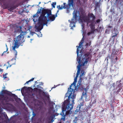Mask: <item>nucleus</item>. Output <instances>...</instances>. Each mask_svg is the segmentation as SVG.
<instances>
[{"label":"nucleus","mask_w":123,"mask_h":123,"mask_svg":"<svg viewBox=\"0 0 123 123\" xmlns=\"http://www.w3.org/2000/svg\"><path fill=\"white\" fill-rule=\"evenodd\" d=\"M81 56L77 60V62L79 64L77 66L78 69L75 78L74 80L71 84L70 87L68 88V91L65 94V96L64 98L65 100L62 106V111L60 114L62 116L61 120H65V117L66 115H68L71 113V110L73 108V105L74 104V99L75 98L76 94L74 93V89L71 88V87L74 85V86L75 87V84L77 82L78 76L79 75L80 71V67L82 66L80 63Z\"/></svg>","instance_id":"f257e3e1"},{"label":"nucleus","mask_w":123,"mask_h":123,"mask_svg":"<svg viewBox=\"0 0 123 123\" xmlns=\"http://www.w3.org/2000/svg\"><path fill=\"white\" fill-rule=\"evenodd\" d=\"M24 36L21 35V34L17 36L16 38L14 40V43H13V45L12 46V49L13 50V52L15 54V57L14 59L15 60V63L13 64L12 65L15 64L16 61L17 56V52L15 50L16 48H18L20 45L21 46L23 45V43L25 42V40L24 39Z\"/></svg>","instance_id":"f03ea898"},{"label":"nucleus","mask_w":123,"mask_h":123,"mask_svg":"<svg viewBox=\"0 0 123 123\" xmlns=\"http://www.w3.org/2000/svg\"><path fill=\"white\" fill-rule=\"evenodd\" d=\"M95 18V16L92 13H90L88 15V16H85L83 18V19L85 22L87 23V26L89 23H91L90 25L91 31L90 32H89L87 33L88 35L94 33L95 29V22H93ZM96 24V23H95Z\"/></svg>","instance_id":"7ed1b4c3"},{"label":"nucleus","mask_w":123,"mask_h":123,"mask_svg":"<svg viewBox=\"0 0 123 123\" xmlns=\"http://www.w3.org/2000/svg\"><path fill=\"white\" fill-rule=\"evenodd\" d=\"M38 9L36 14L33 16L32 18L35 25V28L36 29L43 18V8Z\"/></svg>","instance_id":"20e7f679"},{"label":"nucleus","mask_w":123,"mask_h":123,"mask_svg":"<svg viewBox=\"0 0 123 123\" xmlns=\"http://www.w3.org/2000/svg\"><path fill=\"white\" fill-rule=\"evenodd\" d=\"M121 81V80L117 81L116 83H111L108 84L110 90H113L114 92L118 93L120 91L122 88V84L120 83Z\"/></svg>","instance_id":"39448f33"},{"label":"nucleus","mask_w":123,"mask_h":123,"mask_svg":"<svg viewBox=\"0 0 123 123\" xmlns=\"http://www.w3.org/2000/svg\"><path fill=\"white\" fill-rule=\"evenodd\" d=\"M43 18H45L46 17L48 22H50L54 21L56 17L55 15L51 14V11L50 9H45L43 8Z\"/></svg>","instance_id":"423d86ee"},{"label":"nucleus","mask_w":123,"mask_h":123,"mask_svg":"<svg viewBox=\"0 0 123 123\" xmlns=\"http://www.w3.org/2000/svg\"><path fill=\"white\" fill-rule=\"evenodd\" d=\"M78 13V14H79L80 13L79 12H78L77 10H74L73 13V17L71 20H68L70 23V27H71V29H73V28L75 27V25L76 23L77 22L78 20L77 18L78 17V16H77V13Z\"/></svg>","instance_id":"0eeeda50"},{"label":"nucleus","mask_w":123,"mask_h":123,"mask_svg":"<svg viewBox=\"0 0 123 123\" xmlns=\"http://www.w3.org/2000/svg\"><path fill=\"white\" fill-rule=\"evenodd\" d=\"M81 26L82 27V30H81V31L82 32H83V33L82 34V36H83V37L82 38L81 40V42L79 43V46L78 47L77 46H76V47H77V60L80 57H81V59H80V60H81V59H82V53H81V51H80V54H79V48L80 49V48L81 47L82 45V44L83 43V41H84V36H85V35L84 34V32H83V30L84 28V25L83 24H81Z\"/></svg>","instance_id":"6e6552de"},{"label":"nucleus","mask_w":123,"mask_h":123,"mask_svg":"<svg viewBox=\"0 0 123 123\" xmlns=\"http://www.w3.org/2000/svg\"><path fill=\"white\" fill-rule=\"evenodd\" d=\"M49 22L48 21L46 17L45 18H43L38 27V28H37L35 30V31L37 32L40 31L43 28L44 25H46L47 26H48L47 24Z\"/></svg>","instance_id":"1a4fd4ad"},{"label":"nucleus","mask_w":123,"mask_h":123,"mask_svg":"<svg viewBox=\"0 0 123 123\" xmlns=\"http://www.w3.org/2000/svg\"><path fill=\"white\" fill-rule=\"evenodd\" d=\"M66 4L64 3H63V5H61L60 7V5H59L57 6V8H58L59 10H62L63 9H69L70 8L71 6H72L73 7L74 6V5H70L69 3L68 2V5H66Z\"/></svg>","instance_id":"9d476101"},{"label":"nucleus","mask_w":123,"mask_h":123,"mask_svg":"<svg viewBox=\"0 0 123 123\" xmlns=\"http://www.w3.org/2000/svg\"><path fill=\"white\" fill-rule=\"evenodd\" d=\"M90 55V53H87L85 54L84 55V58L85 59V61L83 63L82 62L80 61V63L82 66H85V64H86L89 61V56Z\"/></svg>","instance_id":"9b49d317"},{"label":"nucleus","mask_w":123,"mask_h":123,"mask_svg":"<svg viewBox=\"0 0 123 123\" xmlns=\"http://www.w3.org/2000/svg\"><path fill=\"white\" fill-rule=\"evenodd\" d=\"M9 98L7 97H5L4 96H2L0 98V101L3 104H5L6 102L9 101Z\"/></svg>","instance_id":"f8f14e48"},{"label":"nucleus","mask_w":123,"mask_h":123,"mask_svg":"<svg viewBox=\"0 0 123 123\" xmlns=\"http://www.w3.org/2000/svg\"><path fill=\"white\" fill-rule=\"evenodd\" d=\"M114 67L112 66L110 68V71L111 72L114 74L115 75H117L118 74V69L117 68H116L114 70L113 69Z\"/></svg>","instance_id":"ddd939ff"},{"label":"nucleus","mask_w":123,"mask_h":123,"mask_svg":"<svg viewBox=\"0 0 123 123\" xmlns=\"http://www.w3.org/2000/svg\"><path fill=\"white\" fill-rule=\"evenodd\" d=\"M84 90L85 92H84L82 93V95L81 97V98L80 99H81H81L83 98H84L85 100L87 99V90L86 88H85L84 89Z\"/></svg>","instance_id":"4468645a"},{"label":"nucleus","mask_w":123,"mask_h":123,"mask_svg":"<svg viewBox=\"0 0 123 123\" xmlns=\"http://www.w3.org/2000/svg\"><path fill=\"white\" fill-rule=\"evenodd\" d=\"M82 79L81 78H80V79L79 80L77 84V85L76 88L77 87V89H80V87L81 86V82L82 81Z\"/></svg>","instance_id":"2eb2a0df"},{"label":"nucleus","mask_w":123,"mask_h":123,"mask_svg":"<svg viewBox=\"0 0 123 123\" xmlns=\"http://www.w3.org/2000/svg\"><path fill=\"white\" fill-rule=\"evenodd\" d=\"M7 94L10 96L13 97L15 99H16L18 97L17 96L14 94H12L11 92H9Z\"/></svg>","instance_id":"dca6fc26"},{"label":"nucleus","mask_w":123,"mask_h":123,"mask_svg":"<svg viewBox=\"0 0 123 123\" xmlns=\"http://www.w3.org/2000/svg\"><path fill=\"white\" fill-rule=\"evenodd\" d=\"M118 32L117 31V30H114L112 32V37H113L117 36Z\"/></svg>","instance_id":"f3484780"},{"label":"nucleus","mask_w":123,"mask_h":123,"mask_svg":"<svg viewBox=\"0 0 123 123\" xmlns=\"http://www.w3.org/2000/svg\"><path fill=\"white\" fill-rule=\"evenodd\" d=\"M86 44H85V46L86 47L90 46L91 44V41H87L85 42Z\"/></svg>","instance_id":"a211bd4d"},{"label":"nucleus","mask_w":123,"mask_h":123,"mask_svg":"<svg viewBox=\"0 0 123 123\" xmlns=\"http://www.w3.org/2000/svg\"><path fill=\"white\" fill-rule=\"evenodd\" d=\"M43 95L45 97H46L48 99L49 98V95L47 92H44L43 91Z\"/></svg>","instance_id":"6ab92c4d"},{"label":"nucleus","mask_w":123,"mask_h":123,"mask_svg":"<svg viewBox=\"0 0 123 123\" xmlns=\"http://www.w3.org/2000/svg\"><path fill=\"white\" fill-rule=\"evenodd\" d=\"M9 5L8 4L5 3H4L2 6L3 8L4 9H8L9 8Z\"/></svg>","instance_id":"aec40b11"},{"label":"nucleus","mask_w":123,"mask_h":123,"mask_svg":"<svg viewBox=\"0 0 123 123\" xmlns=\"http://www.w3.org/2000/svg\"><path fill=\"white\" fill-rule=\"evenodd\" d=\"M60 107V106L59 105H56L55 107V109H54L52 110L53 113V114H54L55 112L57 111V107Z\"/></svg>","instance_id":"412c9836"},{"label":"nucleus","mask_w":123,"mask_h":123,"mask_svg":"<svg viewBox=\"0 0 123 123\" xmlns=\"http://www.w3.org/2000/svg\"><path fill=\"white\" fill-rule=\"evenodd\" d=\"M81 107L79 105H78V106L76 108V110H75V113H77L78 112H79L80 111V109Z\"/></svg>","instance_id":"4be33fe9"},{"label":"nucleus","mask_w":123,"mask_h":123,"mask_svg":"<svg viewBox=\"0 0 123 123\" xmlns=\"http://www.w3.org/2000/svg\"><path fill=\"white\" fill-rule=\"evenodd\" d=\"M86 73H85L84 71L82 69L81 70V74L80 75V78H81V76L85 75Z\"/></svg>","instance_id":"5701e85b"},{"label":"nucleus","mask_w":123,"mask_h":123,"mask_svg":"<svg viewBox=\"0 0 123 123\" xmlns=\"http://www.w3.org/2000/svg\"><path fill=\"white\" fill-rule=\"evenodd\" d=\"M8 10L10 11H12L14 9V7L13 6H9L8 8Z\"/></svg>","instance_id":"b1692460"},{"label":"nucleus","mask_w":123,"mask_h":123,"mask_svg":"<svg viewBox=\"0 0 123 123\" xmlns=\"http://www.w3.org/2000/svg\"><path fill=\"white\" fill-rule=\"evenodd\" d=\"M84 105V101L83 100L81 101V102H80V104L79 105V106L81 107L82 106H83Z\"/></svg>","instance_id":"393cba45"},{"label":"nucleus","mask_w":123,"mask_h":123,"mask_svg":"<svg viewBox=\"0 0 123 123\" xmlns=\"http://www.w3.org/2000/svg\"><path fill=\"white\" fill-rule=\"evenodd\" d=\"M27 87L26 86H24L23 88L21 90V92H24L26 90V89H27Z\"/></svg>","instance_id":"a878e982"},{"label":"nucleus","mask_w":123,"mask_h":123,"mask_svg":"<svg viewBox=\"0 0 123 123\" xmlns=\"http://www.w3.org/2000/svg\"><path fill=\"white\" fill-rule=\"evenodd\" d=\"M95 10H96V9L97 8L99 7V4L98 2H97L95 4Z\"/></svg>","instance_id":"bb28decb"},{"label":"nucleus","mask_w":123,"mask_h":123,"mask_svg":"<svg viewBox=\"0 0 123 123\" xmlns=\"http://www.w3.org/2000/svg\"><path fill=\"white\" fill-rule=\"evenodd\" d=\"M68 2L69 3V4L70 5H73V0H68Z\"/></svg>","instance_id":"cd10ccee"},{"label":"nucleus","mask_w":123,"mask_h":123,"mask_svg":"<svg viewBox=\"0 0 123 123\" xmlns=\"http://www.w3.org/2000/svg\"><path fill=\"white\" fill-rule=\"evenodd\" d=\"M37 88L38 89H41L40 90H39V92H41L42 91L41 90H42L43 89V88L41 87L40 85H38L37 86Z\"/></svg>","instance_id":"c85d7f7f"},{"label":"nucleus","mask_w":123,"mask_h":123,"mask_svg":"<svg viewBox=\"0 0 123 123\" xmlns=\"http://www.w3.org/2000/svg\"><path fill=\"white\" fill-rule=\"evenodd\" d=\"M102 27L101 26H100L99 27H98L97 28V30L99 32H101L102 31Z\"/></svg>","instance_id":"c756f323"},{"label":"nucleus","mask_w":123,"mask_h":123,"mask_svg":"<svg viewBox=\"0 0 123 123\" xmlns=\"http://www.w3.org/2000/svg\"><path fill=\"white\" fill-rule=\"evenodd\" d=\"M28 30L30 31H32V26H31L29 25L28 26Z\"/></svg>","instance_id":"7c9ffc66"},{"label":"nucleus","mask_w":123,"mask_h":123,"mask_svg":"<svg viewBox=\"0 0 123 123\" xmlns=\"http://www.w3.org/2000/svg\"><path fill=\"white\" fill-rule=\"evenodd\" d=\"M34 79V78H32L31 79L29 80L28 81H27L25 83V84H28V83L29 82H30L33 81Z\"/></svg>","instance_id":"2f4dec72"},{"label":"nucleus","mask_w":123,"mask_h":123,"mask_svg":"<svg viewBox=\"0 0 123 123\" xmlns=\"http://www.w3.org/2000/svg\"><path fill=\"white\" fill-rule=\"evenodd\" d=\"M52 116L51 117V118L52 119H54L56 116H57L58 115V114L56 115L54 114H52Z\"/></svg>","instance_id":"473e14b6"},{"label":"nucleus","mask_w":123,"mask_h":123,"mask_svg":"<svg viewBox=\"0 0 123 123\" xmlns=\"http://www.w3.org/2000/svg\"><path fill=\"white\" fill-rule=\"evenodd\" d=\"M56 5V2H53L52 4V6L53 7L55 8V5Z\"/></svg>","instance_id":"72a5a7b5"},{"label":"nucleus","mask_w":123,"mask_h":123,"mask_svg":"<svg viewBox=\"0 0 123 123\" xmlns=\"http://www.w3.org/2000/svg\"><path fill=\"white\" fill-rule=\"evenodd\" d=\"M6 51H4V52L2 54V56L4 54V53H6L7 51L8 50V48L7 47V46L6 45Z\"/></svg>","instance_id":"f704fd0d"},{"label":"nucleus","mask_w":123,"mask_h":123,"mask_svg":"<svg viewBox=\"0 0 123 123\" xmlns=\"http://www.w3.org/2000/svg\"><path fill=\"white\" fill-rule=\"evenodd\" d=\"M112 54H113V55L117 54V52H116L115 51V49L113 50V51L112 52Z\"/></svg>","instance_id":"c9c22d12"},{"label":"nucleus","mask_w":123,"mask_h":123,"mask_svg":"<svg viewBox=\"0 0 123 123\" xmlns=\"http://www.w3.org/2000/svg\"><path fill=\"white\" fill-rule=\"evenodd\" d=\"M110 12L113 13H114L115 12L114 11V10L113 9H111L110 10Z\"/></svg>","instance_id":"e433bc0d"},{"label":"nucleus","mask_w":123,"mask_h":123,"mask_svg":"<svg viewBox=\"0 0 123 123\" xmlns=\"http://www.w3.org/2000/svg\"><path fill=\"white\" fill-rule=\"evenodd\" d=\"M30 31V34L32 36L33 35H34V34H36L35 32H32L31 31Z\"/></svg>","instance_id":"4c0bfd02"},{"label":"nucleus","mask_w":123,"mask_h":123,"mask_svg":"<svg viewBox=\"0 0 123 123\" xmlns=\"http://www.w3.org/2000/svg\"><path fill=\"white\" fill-rule=\"evenodd\" d=\"M34 91H37V90H40L41 89H38L37 88H34Z\"/></svg>","instance_id":"58836bf2"},{"label":"nucleus","mask_w":123,"mask_h":123,"mask_svg":"<svg viewBox=\"0 0 123 123\" xmlns=\"http://www.w3.org/2000/svg\"><path fill=\"white\" fill-rule=\"evenodd\" d=\"M73 122H74L73 123H77V120H76V119H74L73 121Z\"/></svg>","instance_id":"ea45409f"},{"label":"nucleus","mask_w":123,"mask_h":123,"mask_svg":"<svg viewBox=\"0 0 123 123\" xmlns=\"http://www.w3.org/2000/svg\"><path fill=\"white\" fill-rule=\"evenodd\" d=\"M3 77L4 79H5L7 78L6 75H5L4 74L3 75Z\"/></svg>","instance_id":"a19ab883"},{"label":"nucleus","mask_w":123,"mask_h":123,"mask_svg":"<svg viewBox=\"0 0 123 123\" xmlns=\"http://www.w3.org/2000/svg\"><path fill=\"white\" fill-rule=\"evenodd\" d=\"M32 115H33V116H32V117H34L36 115V114H35L34 113V112L33 111H32Z\"/></svg>","instance_id":"79ce46f5"},{"label":"nucleus","mask_w":123,"mask_h":123,"mask_svg":"<svg viewBox=\"0 0 123 123\" xmlns=\"http://www.w3.org/2000/svg\"><path fill=\"white\" fill-rule=\"evenodd\" d=\"M40 34L39 35H37L38 36V37H41L42 36V34H41V32H40Z\"/></svg>","instance_id":"37998d69"},{"label":"nucleus","mask_w":123,"mask_h":123,"mask_svg":"<svg viewBox=\"0 0 123 123\" xmlns=\"http://www.w3.org/2000/svg\"><path fill=\"white\" fill-rule=\"evenodd\" d=\"M100 21L99 19H98L96 21V22L97 23H99L100 22Z\"/></svg>","instance_id":"c03bdc74"},{"label":"nucleus","mask_w":123,"mask_h":123,"mask_svg":"<svg viewBox=\"0 0 123 123\" xmlns=\"http://www.w3.org/2000/svg\"><path fill=\"white\" fill-rule=\"evenodd\" d=\"M96 100H96V99H94V101H93V103H92V104H95V103H96Z\"/></svg>","instance_id":"a18cd8bd"},{"label":"nucleus","mask_w":123,"mask_h":123,"mask_svg":"<svg viewBox=\"0 0 123 123\" xmlns=\"http://www.w3.org/2000/svg\"><path fill=\"white\" fill-rule=\"evenodd\" d=\"M59 10L58 9V10L57 11L56 13L55 14V16H56V17H57V14L58 13V12L59 11Z\"/></svg>","instance_id":"49530a36"},{"label":"nucleus","mask_w":123,"mask_h":123,"mask_svg":"<svg viewBox=\"0 0 123 123\" xmlns=\"http://www.w3.org/2000/svg\"><path fill=\"white\" fill-rule=\"evenodd\" d=\"M67 10L66 11V12L67 13H69V10L68 9H67Z\"/></svg>","instance_id":"de8ad7c7"},{"label":"nucleus","mask_w":123,"mask_h":123,"mask_svg":"<svg viewBox=\"0 0 123 123\" xmlns=\"http://www.w3.org/2000/svg\"><path fill=\"white\" fill-rule=\"evenodd\" d=\"M3 70L1 69V68H0V72H1V73L3 71Z\"/></svg>","instance_id":"09e8293b"},{"label":"nucleus","mask_w":123,"mask_h":123,"mask_svg":"<svg viewBox=\"0 0 123 123\" xmlns=\"http://www.w3.org/2000/svg\"><path fill=\"white\" fill-rule=\"evenodd\" d=\"M117 1H120V2H123V0H116Z\"/></svg>","instance_id":"8fccbe9b"},{"label":"nucleus","mask_w":123,"mask_h":123,"mask_svg":"<svg viewBox=\"0 0 123 123\" xmlns=\"http://www.w3.org/2000/svg\"><path fill=\"white\" fill-rule=\"evenodd\" d=\"M10 106H11L12 108H13L14 107L13 106V105L12 104L10 105Z\"/></svg>","instance_id":"3c124183"},{"label":"nucleus","mask_w":123,"mask_h":123,"mask_svg":"<svg viewBox=\"0 0 123 123\" xmlns=\"http://www.w3.org/2000/svg\"><path fill=\"white\" fill-rule=\"evenodd\" d=\"M40 84H39L40 85H43V82H41L40 83Z\"/></svg>","instance_id":"603ef678"},{"label":"nucleus","mask_w":123,"mask_h":123,"mask_svg":"<svg viewBox=\"0 0 123 123\" xmlns=\"http://www.w3.org/2000/svg\"><path fill=\"white\" fill-rule=\"evenodd\" d=\"M53 119H51V122H53L54 121V120H53Z\"/></svg>","instance_id":"864d4df0"},{"label":"nucleus","mask_w":123,"mask_h":123,"mask_svg":"<svg viewBox=\"0 0 123 123\" xmlns=\"http://www.w3.org/2000/svg\"><path fill=\"white\" fill-rule=\"evenodd\" d=\"M33 40V39H31V41H30L31 43V41H32V40Z\"/></svg>","instance_id":"5fc2aeb1"},{"label":"nucleus","mask_w":123,"mask_h":123,"mask_svg":"<svg viewBox=\"0 0 123 123\" xmlns=\"http://www.w3.org/2000/svg\"><path fill=\"white\" fill-rule=\"evenodd\" d=\"M41 3V2H39V4H38V5H37V6H39V4H40Z\"/></svg>","instance_id":"6e6d98bb"},{"label":"nucleus","mask_w":123,"mask_h":123,"mask_svg":"<svg viewBox=\"0 0 123 123\" xmlns=\"http://www.w3.org/2000/svg\"><path fill=\"white\" fill-rule=\"evenodd\" d=\"M6 118H8L7 116V115L6 114Z\"/></svg>","instance_id":"4d7b16f0"},{"label":"nucleus","mask_w":123,"mask_h":123,"mask_svg":"<svg viewBox=\"0 0 123 123\" xmlns=\"http://www.w3.org/2000/svg\"><path fill=\"white\" fill-rule=\"evenodd\" d=\"M27 37L28 38H30V36H27Z\"/></svg>","instance_id":"13d9d810"},{"label":"nucleus","mask_w":123,"mask_h":123,"mask_svg":"<svg viewBox=\"0 0 123 123\" xmlns=\"http://www.w3.org/2000/svg\"><path fill=\"white\" fill-rule=\"evenodd\" d=\"M35 84H37V83H38V82H37V81H36L35 82Z\"/></svg>","instance_id":"bf43d9fd"},{"label":"nucleus","mask_w":123,"mask_h":123,"mask_svg":"<svg viewBox=\"0 0 123 123\" xmlns=\"http://www.w3.org/2000/svg\"><path fill=\"white\" fill-rule=\"evenodd\" d=\"M20 89H17L16 90H17V91H20Z\"/></svg>","instance_id":"052dcab7"},{"label":"nucleus","mask_w":123,"mask_h":123,"mask_svg":"<svg viewBox=\"0 0 123 123\" xmlns=\"http://www.w3.org/2000/svg\"><path fill=\"white\" fill-rule=\"evenodd\" d=\"M9 61H8L7 62V63L8 64H10V63H9Z\"/></svg>","instance_id":"680f3d73"},{"label":"nucleus","mask_w":123,"mask_h":123,"mask_svg":"<svg viewBox=\"0 0 123 123\" xmlns=\"http://www.w3.org/2000/svg\"><path fill=\"white\" fill-rule=\"evenodd\" d=\"M8 74L7 73H6L5 75H7Z\"/></svg>","instance_id":"e2e57ef3"},{"label":"nucleus","mask_w":123,"mask_h":123,"mask_svg":"<svg viewBox=\"0 0 123 123\" xmlns=\"http://www.w3.org/2000/svg\"><path fill=\"white\" fill-rule=\"evenodd\" d=\"M116 60H117V57H116Z\"/></svg>","instance_id":"0e129e2a"},{"label":"nucleus","mask_w":123,"mask_h":123,"mask_svg":"<svg viewBox=\"0 0 123 123\" xmlns=\"http://www.w3.org/2000/svg\"><path fill=\"white\" fill-rule=\"evenodd\" d=\"M13 60V58H12L11 60V61H12Z\"/></svg>","instance_id":"69168bd1"},{"label":"nucleus","mask_w":123,"mask_h":123,"mask_svg":"<svg viewBox=\"0 0 123 123\" xmlns=\"http://www.w3.org/2000/svg\"><path fill=\"white\" fill-rule=\"evenodd\" d=\"M8 119V120L9 121L10 120V119H9V118Z\"/></svg>","instance_id":"338daca9"},{"label":"nucleus","mask_w":123,"mask_h":123,"mask_svg":"<svg viewBox=\"0 0 123 123\" xmlns=\"http://www.w3.org/2000/svg\"><path fill=\"white\" fill-rule=\"evenodd\" d=\"M19 27L21 29V26H19Z\"/></svg>","instance_id":"774afa93"}]
</instances>
